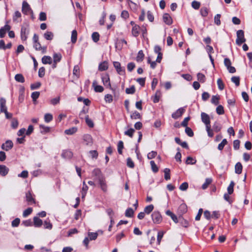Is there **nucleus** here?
I'll return each instance as SVG.
<instances>
[{
  "instance_id": "nucleus-22",
  "label": "nucleus",
  "mask_w": 252,
  "mask_h": 252,
  "mask_svg": "<svg viewBox=\"0 0 252 252\" xmlns=\"http://www.w3.org/2000/svg\"><path fill=\"white\" fill-rule=\"evenodd\" d=\"M161 96V93L159 91H157L155 95L152 97L153 101L154 103H158Z\"/></svg>"
},
{
  "instance_id": "nucleus-57",
  "label": "nucleus",
  "mask_w": 252,
  "mask_h": 252,
  "mask_svg": "<svg viewBox=\"0 0 252 252\" xmlns=\"http://www.w3.org/2000/svg\"><path fill=\"white\" fill-rule=\"evenodd\" d=\"M60 101V97L58 96L56 98H54L50 100V103L53 105H55L58 103H59Z\"/></svg>"
},
{
  "instance_id": "nucleus-10",
  "label": "nucleus",
  "mask_w": 252,
  "mask_h": 252,
  "mask_svg": "<svg viewBox=\"0 0 252 252\" xmlns=\"http://www.w3.org/2000/svg\"><path fill=\"white\" fill-rule=\"evenodd\" d=\"M83 139L86 145L91 146L93 144V139L90 135L85 134L83 137Z\"/></svg>"
},
{
  "instance_id": "nucleus-62",
  "label": "nucleus",
  "mask_w": 252,
  "mask_h": 252,
  "mask_svg": "<svg viewBox=\"0 0 252 252\" xmlns=\"http://www.w3.org/2000/svg\"><path fill=\"white\" fill-rule=\"evenodd\" d=\"M104 99L106 102L111 103L113 101V96L111 94H106L104 97Z\"/></svg>"
},
{
  "instance_id": "nucleus-63",
  "label": "nucleus",
  "mask_w": 252,
  "mask_h": 252,
  "mask_svg": "<svg viewBox=\"0 0 252 252\" xmlns=\"http://www.w3.org/2000/svg\"><path fill=\"white\" fill-rule=\"evenodd\" d=\"M135 91V89L133 86H131L129 88H126V92L127 94H133L134 93Z\"/></svg>"
},
{
  "instance_id": "nucleus-59",
  "label": "nucleus",
  "mask_w": 252,
  "mask_h": 252,
  "mask_svg": "<svg viewBox=\"0 0 252 252\" xmlns=\"http://www.w3.org/2000/svg\"><path fill=\"white\" fill-rule=\"evenodd\" d=\"M20 222V220L19 218H16L11 222V225L12 227H17Z\"/></svg>"
},
{
  "instance_id": "nucleus-9",
  "label": "nucleus",
  "mask_w": 252,
  "mask_h": 252,
  "mask_svg": "<svg viewBox=\"0 0 252 252\" xmlns=\"http://www.w3.org/2000/svg\"><path fill=\"white\" fill-rule=\"evenodd\" d=\"M113 65L119 74L124 75L125 74V68L121 66L119 62H113Z\"/></svg>"
},
{
  "instance_id": "nucleus-17",
  "label": "nucleus",
  "mask_w": 252,
  "mask_h": 252,
  "mask_svg": "<svg viewBox=\"0 0 252 252\" xmlns=\"http://www.w3.org/2000/svg\"><path fill=\"white\" fill-rule=\"evenodd\" d=\"M140 27L137 25H135L133 26L132 29V34L135 36L137 37L139 34Z\"/></svg>"
},
{
  "instance_id": "nucleus-34",
  "label": "nucleus",
  "mask_w": 252,
  "mask_h": 252,
  "mask_svg": "<svg viewBox=\"0 0 252 252\" xmlns=\"http://www.w3.org/2000/svg\"><path fill=\"white\" fill-rule=\"evenodd\" d=\"M197 80L201 83H204L205 81L206 78L205 75L201 73H198L197 74Z\"/></svg>"
},
{
  "instance_id": "nucleus-47",
  "label": "nucleus",
  "mask_w": 252,
  "mask_h": 252,
  "mask_svg": "<svg viewBox=\"0 0 252 252\" xmlns=\"http://www.w3.org/2000/svg\"><path fill=\"white\" fill-rule=\"evenodd\" d=\"M196 160L191 157H188L187 158L186 163L188 164H194L196 163Z\"/></svg>"
},
{
  "instance_id": "nucleus-43",
  "label": "nucleus",
  "mask_w": 252,
  "mask_h": 252,
  "mask_svg": "<svg viewBox=\"0 0 252 252\" xmlns=\"http://www.w3.org/2000/svg\"><path fill=\"white\" fill-rule=\"evenodd\" d=\"M134 214V211L133 209L131 208H128L125 213V216L127 217H131L133 216Z\"/></svg>"
},
{
  "instance_id": "nucleus-21",
  "label": "nucleus",
  "mask_w": 252,
  "mask_h": 252,
  "mask_svg": "<svg viewBox=\"0 0 252 252\" xmlns=\"http://www.w3.org/2000/svg\"><path fill=\"white\" fill-rule=\"evenodd\" d=\"M52 62V58L49 56H44L42 58V63L43 64H51Z\"/></svg>"
},
{
  "instance_id": "nucleus-55",
  "label": "nucleus",
  "mask_w": 252,
  "mask_h": 252,
  "mask_svg": "<svg viewBox=\"0 0 252 252\" xmlns=\"http://www.w3.org/2000/svg\"><path fill=\"white\" fill-rule=\"evenodd\" d=\"M124 148V144L123 141H120L118 144V151L120 154H122V150Z\"/></svg>"
},
{
  "instance_id": "nucleus-41",
  "label": "nucleus",
  "mask_w": 252,
  "mask_h": 252,
  "mask_svg": "<svg viewBox=\"0 0 252 252\" xmlns=\"http://www.w3.org/2000/svg\"><path fill=\"white\" fill-rule=\"evenodd\" d=\"M231 81L234 83L236 86H239L240 85V77L238 76H233L231 79Z\"/></svg>"
},
{
  "instance_id": "nucleus-49",
  "label": "nucleus",
  "mask_w": 252,
  "mask_h": 252,
  "mask_svg": "<svg viewBox=\"0 0 252 252\" xmlns=\"http://www.w3.org/2000/svg\"><path fill=\"white\" fill-rule=\"evenodd\" d=\"M150 164L151 165V168L153 172H157L158 170V168L157 165L156 164L155 162L153 160H151L150 161Z\"/></svg>"
},
{
  "instance_id": "nucleus-40",
  "label": "nucleus",
  "mask_w": 252,
  "mask_h": 252,
  "mask_svg": "<svg viewBox=\"0 0 252 252\" xmlns=\"http://www.w3.org/2000/svg\"><path fill=\"white\" fill-rule=\"evenodd\" d=\"M32 212V208H28L26 209L23 213V216L24 218H26L30 215Z\"/></svg>"
},
{
  "instance_id": "nucleus-20",
  "label": "nucleus",
  "mask_w": 252,
  "mask_h": 252,
  "mask_svg": "<svg viewBox=\"0 0 252 252\" xmlns=\"http://www.w3.org/2000/svg\"><path fill=\"white\" fill-rule=\"evenodd\" d=\"M108 63L106 61H104L100 63L98 66V70L101 71L106 70L108 69Z\"/></svg>"
},
{
  "instance_id": "nucleus-26",
  "label": "nucleus",
  "mask_w": 252,
  "mask_h": 252,
  "mask_svg": "<svg viewBox=\"0 0 252 252\" xmlns=\"http://www.w3.org/2000/svg\"><path fill=\"white\" fill-rule=\"evenodd\" d=\"M77 128L76 127H72L69 129H66L64 133L67 135H72L76 132Z\"/></svg>"
},
{
  "instance_id": "nucleus-7",
  "label": "nucleus",
  "mask_w": 252,
  "mask_h": 252,
  "mask_svg": "<svg viewBox=\"0 0 252 252\" xmlns=\"http://www.w3.org/2000/svg\"><path fill=\"white\" fill-rule=\"evenodd\" d=\"M92 176L94 181H97L98 179H100L104 177L99 169H94L92 172Z\"/></svg>"
},
{
  "instance_id": "nucleus-28",
  "label": "nucleus",
  "mask_w": 252,
  "mask_h": 252,
  "mask_svg": "<svg viewBox=\"0 0 252 252\" xmlns=\"http://www.w3.org/2000/svg\"><path fill=\"white\" fill-rule=\"evenodd\" d=\"M15 80L20 83H24L25 82V78L22 74H17L15 76Z\"/></svg>"
},
{
  "instance_id": "nucleus-8",
  "label": "nucleus",
  "mask_w": 252,
  "mask_h": 252,
  "mask_svg": "<svg viewBox=\"0 0 252 252\" xmlns=\"http://www.w3.org/2000/svg\"><path fill=\"white\" fill-rule=\"evenodd\" d=\"M33 46L35 50L41 51L42 54H45L47 52L46 46H42L39 42L33 43Z\"/></svg>"
},
{
  "instance_id": "nucleus-11",
  "label": "nucleus",
  "mask_w": 252,
  "mask_h": 252,
  "mask_svg": "<svg viewBox=\"0 0 252 252\" xmlns=\"http://www.w3.org/2000/svg\"><path fill=\"white\" fill-rule=\"evenodd\" d=\"M185 111V109L184 108H180L172 114V117L174 119H176L181 117Z\"/></svg>"
},
{
  "instance_id": "nucleus-45",
  "label": "nucleus",
  "mask_w": 252,
  "mask_h": 252,
  "mask_svg": "<svg viewBox=\"0 0 252 252\" xmlns=\"http://www.w3.org/2000/svg\"><path fill=\"white\" fill-rule=\"evenodd\" d=\"M220 97L219 96L213 95L211 99V102L215 105H218L219 103Z\"/></svg>"
},
{
  "instance_id": "nucleus-50",
  "label": "nucleus",
  "mask_w": 252,
  "mask_h": 252,
  "mask_svg": "<svg viewBox=\"0 0 252 252\" xmlns=\"http://www.w3.org/2000/svg\"><path fill=\"white\" fill-rule=\"evenodd\" d=\"M92 37L93 41L95 42H97L99 39V35L98 33L96 32H93L92 35Z\"/></svg>"
},
{
  "instance_id": "nucleus-51",
  "label": "nucleus",
  "mask_w": 252,
  "mask_h": 252,
  "mask_svg": "<svg viewBox=\"0 0 252 252\" xmlns=\"http://www.w3.org/2000/svg\"><path fill=\"white\" fill-rule=\"evenodd\" d=\"M135 130L133 128H130L125 132V134L132 138Z\"/></svg>"
},
{
  "instance_id": "nucleus-42",
  "label": "nucleus",
  "mask_w": 252,
  "mask_h": 252,
  "mask_svg": "<svg viewBox=\"0 0 252 252\" xmlns=\"http://www.w3.org/2000/svg\"><path fill=\"white\" fill-rule=\"evenodd\" d=\"M212 179L209 178H207L205 180V183L202 185V188L203 189H207L208 186L211 183Z\"/></svg>"
},
{
  "instance_id": "nucleus-12",
  "label": "nucleus",
  "mask_w": 252,
  "mask_h": 252,
  "mask_svg": "<svg viewBox=\"0 0 252 252\" xmlns=\"http://www.w3.org/2000/svg\"><path fill=\"white\" fill-rule=\"evenodd\" d=\"M13 144L11 140H7L4 144L1 145V148L5 151H9L13 147Z\"/></svg>"
},
{
  "instance_id": "nucleus-56",
  "label": "nucleus",
  "mask_w": 252,
  "mask_h": 252,
  "mask_svg": "<svg viewBox=\"0 0 252 252\" xmlns=\"http://www.w3.org/2000/svg\"><path fill=\"white\" fill-rule=\"evenodd\" d=\"M188 183L187 182H184L180 186L179 189L182 191H185L188 189Z\"/></svg>"
},
{
  "instance_id": "nucleus-36",
  "label": "nucleus",
  "mask_w": 252,
  "mask_h": 252,
  "mask_svg": "<svg viewBox=\"0 0 252 252\" xmlns=\"http://www.w3.org/2000/svg\"><path fill=\"white\" fill-rule=\"evenodd\" d=\"M234 183L233 181H231L227 188V191L229 194H231L233 192V188L234 186Z\"/></svg>"
},
{
  "instance_id": "nucleus-5",
  "label": "nucleus",
  "mask_w": 252,
  "mask_h": 252,
  "mask_svg": "<svg viewBox=\"0 0 252 252\" xmlns=\"http://www.w3.org/2000/svg\"><path fill=\"white\" fill-rule=\"evenodd\" d=\"M152 218L155 223H160L162 220V217L159 212L155 211L152 214Z\"/></svg>"
},
{
  "instance_id": "nucleus-2",
  "label": "nucleus",
  "mask_w": 252,
  "mask_h": 252,
  "mask_svg": "<svg viewBox=\"0 0 252 252\" xmlns=\"http://www.w3.org/2000/svg\"><path fill=\"white\" fill-rule=\"evenodd\" d=\"M246 41L244 37V32L243 30H238L237 32V39L236 43L238 45H241L243 43Z\"/></svg>"
},
{
  "instance_id": "nucleus-64",
  "label": "nucleus",
  "mask_w": 252,
  "mask_h": 252,
  "mask_svg": "<svg viewBox=\"0 0 252 252\" xmlns=\"http://www.w3.org/2000/svg\"><path fill=\"white\" fill-rule=\"evenodd\" d=\"M185 132L187 134L189 137H192L193 135V132L192 129L189 127H186L185 129Z\"/></svg>"
},
{
  "instance_id": "nucleus-37",
  "label": "nucleus",
  "mask_w": 252,
  "mask_h": 252,
  "mask_svg": "<svg viewBox=\"0 0 252 252\" xmlns=\"http://www.w3.org/2000/svg\"><path fill=\"white\" fill-rule=\"evenodd\" d=\"M88 236L90 240H94L97 238L98 234L96 232H89Z\"/></svg>"
},
{
  "instance_id": "nucleus-52",
  "label": "nucleus",
  "mask_w": 252,
  "mask_h": 252,
  "mask_svg": "<svg viewBox=\"0 0 252 252\" xmlns=\"http://www.w3.org/2000/svg\"><path fill=\"white\" fill-rule=\"evenodd\" d=\"M227 144V140L226 139H223L220 143L218 145V149L219 150H222L224 146Z\"/></svg>"
},
{
  "instance_id": "nucleus-15",
  "label": "nucleus",
  "mask_w": 252,
  "mask_h": 252,
  "mask_svg": "<svg viewBox=\"0 0 252 252\" xmlns=\"http://www.w3.org/2000/svg\"><path fill=\"white\" fill-rule=\"evenodd\" d=\"M102 81L103 84L106 86L110 87L111 84L110 83L109 77L108 74H105L101 77Z\"/></svg>"
},
{
  "instance_id": "nucleus-1",
  "label": "nucleus",
  "mask_w": 252,
  "mask_h": 252,
  "mask_svg": "<svg viewBox=\"0 0 252 252\" xmlns=\"http://www.w3.org/2000/svg\"><path fill=\"white\" fill-rule=\"evenodd\" d=\"M201 118L202 122L206 126V129L208 135L210 137H212L214 135V133L213 132V130L211 128L210 119L209 116L204 112H202L201 114Z\"/></svg>"
},
{
  "instance_id": "nucleus-32",
  "label": "nucleus",
  "mask_w": 252,
  "mask_h": 252,
  "mask_svg": "<svg viewBox=\"0 0 252 252\" xmlns=\"http://www.w3.org/2000/svg\"><path fill=\"white\" fill-rule=\"evenodd\" d=\"M62 59V55L60 53H55L53 55L54 62L58 63Z\"/></svg>"
},
{
  "instance_id": "nucleus-6",
  "label": "nucleus",
  "mask_w": 252,
  "mask_h": 252,
  "mask_svg": "<svg viewBox=\"0 0 252 252\" xmlns=\"http://www.w3.org/2000/svg\"><path fill=\"white\" fill-rule=\"evenodd\" d=\"M22 11L26 15L32 13V11L30 7V5L26 1H24L22 3Z\"/></svg>"
},
{
  "instance_id": "nucleus-18",
  "label": "nucleus",
  "mask_w": 252,
  "mask_h": 252,
  "mask_svg": "<svg viewBox=\"0 0 252 252\" xmlns=\"http://www.w3.org/2000/svg\"><path fill=\"white\" fill-rule=\"evenodd\" d=\"M9 169L4 165H0V174L3 176H5L8 172Z\"/></svg>"
},
{
  "instance_id": "nucleus-61",
  "label": "nucleus",
  "mask_w": 252,
  "mask_h": 252,
  "mask_svg": "<svg viewBox=\"0 0 252 252\" xmlns=\"http://www.w3.org/2000/svg\"><path fill=\"white\" fill-rule=\"evenodd\" d=\"M41 86V83L39 82H35L33 84H31V90H35L39 88Z\"/></svg>"
},
{
  "instance_id": "nucleus-27",
  "label": "nucleus",
  "mask_w": 252,
  "mask_h": 252,
  "mask_svg": "<svg viewBox=\"0 0 252 252\" xmlns=\"http://www.w3.org/2000/svg\"><path fill=\"white\" fill-rule=\"evenodd\" d=\"M144 54L142 50H140L136 56V60L137 62H141L143 60Z\"/></svg>"
},
{
  "instance_id": "nucleus-48",
  "label": "nucleus",
  "mask_w": 252,
  "mask_h": 252,
  "mask_svg": "<svg viewBox=\"0 0 252 252\" xmlns=\"http://www.w3.org/2000/svg\"><path fill=\"white\" fill-rule=\"evenodd\" d=\"M220 15L219 14H218L215 16L214 17V23L218 26H219L220 25Z\"/></svg>"
},
{
  "instance_id": "nucleus-33",
  "label": "nucleus",
  "mask_w": 252,
  "mask_h": 252,
  "mask_svg": "<svg viewBox=\"0 0 252 252\" xmlns=\"http://www.w3.org/2000/svg\"><path fill=\"white\" fill-rule=\"evenodd\" d=\"M170 170L169 168H166L164 169V179L166 180H168L170 179Z\"/></svg>"
},
{
  "instance_id": "nucleus-60",
  "label": "nucleus",
  "mask_w": 252,
  "mask_h": 252,
  "mask_svg": "<svg viewBox=\"0 0 252 252\" xmlns=\"http://www.w3.org/2000/svg\"><path fill=\"white\" fill-rule=\"evenodd\" d=\"M217 84L218 88L220 90H222L224 89V84L221 79L219 78L218 79Z\"/></svg>"
},
{
  "instance_id": "nucleus-46",
  "label": "nucleus",
  "mask_w": 252,
  "mask_h": 252,
  "mask_svg": "<svg viewBox=\"0 0 252 252\" xmlns=\"http://www.w3.org/2000/svg\"><path fill=\"white\" fill-rule=\"evenodd\" d=\"M130 117L132 119H140L141 118V115L139 112L135 111L132 113Z\"/></svg>"
},
{
  "instance_id": "nucleus-39",
  "label": "nucleus",
  "mask_w": 252,
  "mask_h": 252,
  "mask_svg": "<svg viewBox=\"0 0 252 252\" xmlns=\"http://www.w3.org/2000/svg\"><path fill=\"white\" fill-rule=\"evenodd\" d=\"M216 112L219 115H222L224 113L223 107L221 105H219L218 106V107L216 108Z\"/></svg>"
},
{
  "instance_id": "nucleus-29",
  "label": "nucleus",
  "mask_w": 252,
  "mask_h": 252,
  "mask_svg": "<svg viewBox=\"0 0 252 252\" xmlns=\"http://www.w3.org/2000/svg\"><path fill=\"white\" fill-rule=\"evenodd\" d=\"M54 35L53 33L51 32H46L44 34V38L48 40H51L53 38Z\"/></svg>"
},
{
  "instance_id": "nucleus-3",
  "label": "nucleus",
  "mask_w": 252,
  "mask_h": 252,
  "mask_svg": "<svg viewBox=\"0 0 252 252\" xmlns=\"http://www.w3.org/2000/svg\"><path fill=\"white\" fill-rule=\"evenodd\" d=\"M98 184L99 187L104 192H106L108 190V186L104 176L100 179H98L96 181Z\"/></svg>"
},
{
  "instance_id": "nucleus-35",
  "label": "nucleus",
  "mask_w": 252,
  "mask_h": 252,
  "mask_svg": "<svg viewBox=\"0 0 252 252\" xmlns=\"http://www.w3.org/2000/svg\"><path fill=\"white\" fill-rule=\"evenodd\" d=\"M77 31L76 30H73L72 32V33H71V42L73 43H74L76 42V40H77Z\"/></svg>"
},
{
  "instance_id": "nucleus-16",
  "label": "nucleus",
  "mask_w": 252,
  "mask_h": 252,
  "mask_svg": "<svg viewBox=\"0 0 252 252\" xmlns=\"http://www.w3.org/2000/svg\"><path fill=\"white\" fill-rule=\"evenodd\" d=\"M93 87L94 88V90L96 92L101 93L103 91V88L100 85H97V82L95 80L93 81Z\"/></svg>"
},
{
  "instance_id": "nucleus-24",
  "label": "nucleus",
  "mask_w": 252,
  "mask_h": 252,
  "mask_svg": "<svg viewBox=\"0 0 252 252\" xmlns=\"http://www.w3.org/2000/svg\"><path fill=\"white\" fill-rule=\"evenodd\" d=\"M21 17V13L19 11H16L14 12V14L13 16V20L14 22H20L21 20H19L20 18Z\"/></svg>"
},
{
  "instance_id": "nucleus-54",
  "label": "nucleus",
  "mask_w": 252,
  "mask_h": 252,
  "mask_svg": "<svg viewBox=\"0 0 252 252\" xmlns=\"http://www.w3.org/2000/svg\"><path fill=\"white\" fill-rule=\"evenodd\" d=\"M40 95L39 92H34L32 94L31 97L33 101H35Z\"/></svg>"
},
{
  "instance_id": "nucleus-38",
  "label": "nucleus",
  "mask_w": 252,
  "mask_h": 252,
  "mask_svg": "<svg viewBox=\"0 0 252 252\" xmlns=\"http://www.w3.org/2000/svg\"><path fill=\"white\" fill-rule=\"evenodd\" d=\"M73 74L77 77H79L80 75V68L78 65H75L73 70Z\"/></svg>"
},
{
  "instance_id": "nucleus-30",
  "label": "nucleus",
  "mask_w": 252,
  "mask_h": 252,
  "mask_svg": "<svg viewBox=\"0 0 252 252\" xmlns=\"http://www.w3.org/2000/svg\"><path fill=\"white\" fill-rule=\"evenodd\" d=\"M154 205L152 204L146 206L144 208V213L147 214H149L151 212H152L154 209Z\"/></svg>"
},
{
  "instance_id": "nucleus-53",
  "label": "nucleus",
  "mask_w": 252,
  "mask_h": 252,
  "mask_svg": "<svg viewBox=\"0 0 252 252\" xmlns=\"http://www.w3.org/2000/svg\"><path fill=\"white\" fill-rule=\"evenodd\" d=\"M53 119V116L51 114L47 113L44 115V120L46 122L49 123Z\"/></svg>"
},
{
  "instance_id": "nucleus-25",
  "label": "nucleus",
  "mask_w": 252,
  "mask_h": 252,
  "mask_svg": "<svg viewBox=\"0 0 252 252\" xmlns=\"http://www.w3.org/2000/svg\"><path fill=\"white\" fill-rule=\"evenodd\" d=\"M242 165L240 162H237L235 166V172L236 174H240L242 171Z\"/></svg>"
},
{
  "instance_id": "nucleus-19",
  "label": "nucleus",
  "mask_w": 252,
  "mask_h": 252,
  "mask_svg": "<svg viewBox=\"0 0 252 252\" xmlns=\"http://www.w3.org/2000/svg\"><path fill=\"white\" fill-rule=\"evenodd\" d=\"M26 200L28 202L29 204H32L35 203V201L32 197V194L30 192H28L26 195Z\"/></svg>"
},
{
  "instance_id": "nucleus-44",
  "label": "nucleus",
  "mask_w": 252,
  "mask_h": 252,
  "mask_svg": "<svg viewBox=\"0 0 252 252\" xmlns=\"http://www.w3.org/2000/svg\"><path fill=\"white\" fill-rule=\"evenodd\" d=\"M85 120H86V124H87V125H88L90 127H94V123H93V122L92 121V120H91V119L89 118V116H88V115L86 116Z\"/></svg>"
},
{
  "instance_id": "nucleus-14",
  "label": "nucleus",
  "mask_w": 252,
  "mask_h": 252,
  "mask_svg": "<svg viewBox=\"0 0 252 252\" xmlns=\"http://www.w3.org/2000/svg\"><path fill=\"white\" fill-rule=\"evenodd\" d=\"M61 156L64 158L69 159L72 158L73 154L69 150H63Z\"/></svg>"
},
{
  "instance_id": "nucleus-23",
  "label": "nucleus",
  "mask_w": 252,
  "mask_h": 252,
  "mask_svg": "<svg viewBox=\"0 0 252 252\" xmlns=\"http://www.w3.org/2000/svg\"><path fill=\"white\" fill-rule=\"evenodd\" d=\"M33 223L35 227H40L42 225V220L37 217L33 218Z\"/></svg>"
},
{
  "instance_id": "nucleus-58",
  "label": "nucleus",
  "mask_w": 252,
  "mask_h": 252,
  "mask_svg": "<svg viewBox=\"0 0 252 252\" xmlns=\"http://www.w3.org/2000/svg\"><path fill=\"white\" fill-rule=\"evenodd\" d=\"M164 232L162 231H159L157 236V241L158 245L160 244L161 240L163 237Z\"/></svg>"
},
{
  "instance_id": "nucleus-31",
  "label": "nucleus",
  "mask_w": 252,
  "mask_h": 252,
  "mask_svg": "<svg viewBox=\"0 0 252 252\" xmlns=\"http://www.w3.org/2000/svg\"><path fill=\"white\" fill-rule=\"evenodd\" d=\"M221 126L218 122H215L213 126V129L215 132H218L220 130Z\"/></svg>"
},
{
  "instance_id": "nucleus-4",
  "label": "nucleus",
  "mask_w": 252,
  "mask_h": 252,
  "mask_svg": "<svg viewBox=\"0 0 252 252\" xmlns=\"http://www.w3.org/2000/svg\"><path fill=\"white\" fill-rule=\"evenodd\" d=\"M29 30L28 25L22 26L21 29V38L22 40L25 41L28 38Z\"/></svg>"
},
{
  "instance_id": "nucleus-13",
  "label": "nucleus",
  "mask_w": 252,
  "mask_h": 252,
  "mask_svg": "<svg viewBox=\"0 0 252 252\" xmlns=\"http://www.w3.org/2000/svg\"><path fill=\"white\" fill-rule=\"evenodd\" d=\"M163 20L167 25H170L172 23V19L169 14L165 13L163 15Z\"/></svg>"
}]
</instances>
